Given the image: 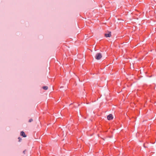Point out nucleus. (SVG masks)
I'll use <instances>...</instances> for the list:
<instances>
[{"mask_svg":"<svg viewBox=\"0 0 156 156\" xmlns=\"http://www.w3.org/2000/svg\"><path fill=\"white\" fill-rule=\"evenodd\" d=\"M107 118L108 120H110L113 119V117L112 114H110L107 116Z\"/></svg>","mask_w":156,"mask_h":156,"instance_id":"2","label":"nucleus"},{"mask_svg":"<svg viewBox=\"0 0 156 156\" xmlns=\"http://www.w3.org/2000/svg\"><path fill=\"white\" fill-rule=\"evenodd\" d=\"M44 89L45 90H47L48 89V87L47 86H44L43 87Z\"/></svg>","mask_w":156,"mask_h":156,"instance_id":"5","label":"nucleus"},{"mask_svg":"<svg viewBox=\"0 0 156 156\" xmlns=\"http://www.w3.org/2000/svg\"><path fill=\"white\" fill-rule=\"evenodd\" d=\"M20 135L24 137H25L27 136L25 133L23 131H21L20 132Z\"/></svg>","mask_w":156,"mask_h":156,"instance_id":"4","label":"nucleus"},{"mask_svg":"<svg viewBox=\"0 0 156 156\" xmlns=\"http://www.w3.org/2000/svg\"><path fill=\"white\" fill-rule=\"evenodd\" d=\"M144 147H146L144 145Z\"/></svg>","mask_w":156,"mask_h":156,"instance_id":"10","label":"nucleus"},{"mask_svg":"<svg viewBox=\"0 0 156 156\" xmlns=\"http://www.w3.org/2000/svg\"><path fill=\"white\" fill-rule=\"evenodd\" d=\"M33 121V119H30L29 120V122H32Z\"/></svg>","mask_w":156,"mask_h":156,"instance_id":"6","label":"nucleus"},{"mask_svg":"<svg viewBox=\"0 0 156 156\" xmlns=\"http://www.w3.org/2000/svg\"><path fill=\"white\" fill-rule=\"evenodd\" d=\"M25 151H26L25 150H24V151H23V153L24 154H25Z\"/></svg>","mask_w":156,"mask_h":156,"instance_id":"8","label":"nucleus"},{"mask_svg":"<svg viewBox=\"0 0 156 156\" xmlns=\"http://www.w3.org/2000/svg\"><path fill=\"white\" fill-rule=\"evenodd\" d=\"M102 54L100 53H98L96 54V56H95V58L96 59H97L98 60H100V59H101V58H102Z\"/></svg>","mask_w":156,"mask_h":156,"instance_id":"1","label":"nucleus"},{"mask_svg":"<svg viewBox=\"0 0 156 156\" xmlns=\"http://www.w3.org/2000/svg\"><path fill=\"white\" fill-rule=\"evenodd\" d=\"M18 139L19 140V141H20V140H21V138L20 137H19Z\"/></svg>","mask_w":156,"mask_h":156,"instance_id":"7","label":"nucleus"},{"mask_svg":"<svg viewBox=\"0 0 156 156\" xmlns=\"http://www.w3.org/2000/svg\"><path fill=\"white\" fill-rule=\"evenodd\" d=\"M62 87H60V88H62Z\"/></svg>","mask_w":156,"mask_h":156,"instance_id":"9","label":"nucleus"},{"mask_svg":"<svg viewBox=\"0 0 156 156\" xmlns=\"http://www.w3.org/2000/svg\"><path fill=\"white\" fill-rule=\"evenodd\" d=\"M111 32H108V33L105 34V36L106 37H110L111 36Z\"/></svg>","mask_w":156,"mask_h":156,"instance_id":"3","label":"nucleus"}]
</instances>
